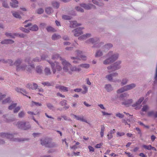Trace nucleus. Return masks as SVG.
<instances>
[{
  "label": "nucleus",
  "instance_id": "1",
  "mask_svg": "<svg viewBox=\"0 0 157 157\" xmlns=\"http://www.w3.org/2000/svg\"><path fill=\"white\" fill-rule=\"evenodd\" d=\"M59 59L61 61L62 65H63V69L65 72H67L68 73L71 74L73 71H79L81 70L80 67L88 68L89 65L88 64H84L80 65L78 68L74 67H72V65L67 62L65 60L62 59L60 57L58 54L54 55L52 57V59L56 60Z\"/></svg>",
  "mask_w": 157,
  "mask_h": 157
},
{
  "label": "nucleus",
  "instance_id": "2",
  "mask_svg": "<svg viewBox=\"0 0 157 157\" xmlns=\"http://www.w3.org/2000/svg\"><path fill=\"white\" fill-rule=\"evenodd\" d=\"M29 59H26L25 62L27 63L28 65H21L20 66L19 65L21 63V61L20 59H18L14 63V64L16 66V70L17 71H23L26 70L27 71L30 72L31 70L33 69L34 66L33 65H31Z\"/></svg>",
  "mask_w": 157,
  "mask_h": 157
},
{
  "label": "nucleus",
  "instance_id": "3",
  "mask_svg": "<svg viewBox=\"0 0 157 157\" xmlns=\"http://www.w3.org/2000/svg\"><path fill=\"white\" fill-rule=\"evenodd\" d=\"M118 55L117 54L113 55V52H109L107 55V57H109V58L105 60L104 62V64H107L116 60L118 57Z\"/></svg>",
  "mask_w": 157,
  "mask_h": 157
},
{
  "label": "nucleus",
  "instance_id": "4",
  "mask_svg": "<svg viewBox=\"0 0 157 157\" xmlns=\"http://www.w3.org/2000/svg\"><path fill=\"white\" fill-rule=\"evenodd\" d=\"M48 62L51 65L52 70L54 74L57 71H60L62 69L61 67L59 65V63L55 61L54 63L49 61H48Z\"/></svg>",
  "mask_w": 157,
  "mask_h": 157
},
{
  "label": "nucleus",
  "instance_id": "5",
  "mask_svg": "<svg viewBox=\"0 0 157 157\" xmlns=\"http://www.w3.org/2000/svg\"><path fill=\"white\" fill-rule=\"evenodd\" d=\"M16 125L18 128L24 130H27L30 128V125L29 122H19Z\"/></svg>",
  "mask_w": 157,
  "mask_h": 157
},
{
  "label": "nucleus",
  "instance_id": "6",
  "mask_svg": "<svg viewBox=\"0 0 157 157\" xmlns=\"http://www.w3.org/2000/svg\"><path fill=\"white\" fill-rule=\"evenodd\" d=\"M136 85L135 84H131L125 86L119 89L117 91V93H120L128 90H130L136 86Z\"/></svg>",
  "mask_w": 157,
  "mask_h": 157
},
{
  "label": "nucleus",
  "instance_id": "7",
  "mask_svg": "<svg viewBox=\"0 0 157 157\" xmlns=\"http://www.w3.org/2000/svg\"><path fill=\"white\" fill-rule=\"evenodd\" d=\"M41 142L42 145L48 147H51L54 146V144L52 142L51 140L49 138L41 140Z\"/></svg>",
  "mask_w": 157,
  "mask_h": 157
},
{
  "label": "nucleus",
  "instance_id": "8",
  "mask_svg": "<svg viewBox=\"0 0 157 157\" xmlns=\"http://www.w3.org/2000/svg\"><path fill=\"white\" fill-rule=\"evenodd\" d=\"M121 63V62L120 61H119L118 62L115 63L114 65L108 67V69L109 70V73H110L113 71L119 69L120 67L119 65Z\"/></svg>",
  "mask_w": 157,
  "mask_h": 157
},
{
  "label": "nucleus",
  "instance_id": "9",
  "mask_svg": "<svg viewBox=\"0 0 157 157\" xmlns=\"http://www.w3.org/2000/svg\"><path fill=\"white\" fill-rule=\"evenodd\" d=\"M144 99V97H141L140 98L135 104H134L132 105V106L133 107H135V109H140L141 107V105H140L141 103L143 101Z\"/></svg>",
  "mask_w": 157,
  "mask_h": 157
},
{
  "label": "nucleus",
  "instance_id": "10",
  "mask_svg": "<svg viewBox=\"0 0 157 157\" xmlns=\"http://www.w3.org/2000/svg\"><path fill=\"white\" fill-rule=\"evenodd\" d=\"M7 37H10L11 38H14L15 36H19L20 37H24L25 35L22 34H19L18 33H14L13 34L11 33H5Z\"/></svg>",
  "mask_w": 157,
  "mask_h": 157
},
{
  "label": "nucleus",
  "instance_id": "11",
  "mask_svg": "<svg viewBox=\"0 0 157 157\" xmlns=\"http://www.w3.org/2000/svg\"><path fill=\"white\" fill-rule=\"evenodd\" d=\"M117 76L118 74L117 73H115L113 74L107 75L106 78L110 81H112V80H114V81H113L115 82L116 81L115 79H116V77H117Z\"/></svg>",
  "mask_w": 157,
  "mask_h": 157
},
{
  "label": "nucleus",
  "instance_id": "12",
  "mask_svg": "<svg viewBox=\"0 0 157 157\" xmlns=\"http://www.w3.org/2000/svg\"><path fill=\"white\" fill-rule=\"evenodd\" d=\"M83 29V28H79L75 29L73 32H74V36H78L83 33L82 30Z\"/></svg>",
  "mask_w": 157,
  "mask_h": 157
},
{
  "label": "nucleus",
  "instance_id": "13",
  "mask_svg": "<svg viewBox=\"0 0 157 157\" xmlns=\"http://www.w3.org/2000/svg\"><path fill=\"white\" fill-rule=\"evenodd\" d=\"M81 7H83L86 10H90L91 9H95V6L91 4L89 5H86L85 4H82L80 5Z\"/></svg>",
  "mask_w": 157,
  "mask_h": 157
},
{
  "label": "nucleus",
  "instance_id": "14",
  "mask_svg": "<svg viewBox=\"0 0 157 157\" xmlns=\"http://www.w3.org/2000/svg\"><path fill=\"white\" fill-rule=\"evenodd\" d=\"M76 54L77 55L78 58H80L81 59L83 60H85L86 59V56H85L82 55V51H79L78 50L76 51Z\"/></svg>",
  "mask_w": 157,
  "mask_h": 157
},
{
  "label": "nucleus",
  "instance_id": "15",
  "mask_svg": "<svg viewBox=\"0 0 157 157\" xmlns=\"http://www.w3.org/2000/svg\"><path fill=\"white\" fill-rule=\"evenodd\" d=\"M0 136L2 138H6L8 139H12L13 138V136L12 134L5 133H0Z\"/></svg>",
  "mask_w": 157,
  "mask_h": 157
},
{
  "label": "nucleus",
  "instance_id": "16",
  "mask_svg": "<svg viewBox=\"0 0 157 157\" xmlns=\"http://www.w3.org/2000/svg\"><path fill=\"white\" fill-rule=\"evenodd\" d=\"M56 88L63 92H66L68 91V88L62 86L56 85Z\"/></svg>",
  "mask_w": 157,
  "mask_h": 157
},
{
  "label": "nucleus",
  "instance_id": "17",
  "mask_svg": "<svg viewBox=\"0 0 157 157\" xmlns=\"http://www.w3.org/2000/svg\"><path fill=\"white\" fill-rule=\"evenodd\" d=\"M71 116H73L75 117V118L76 119V120L79 121H80L82 122H84L86 123H87V121L84 119V117L83 116H79L75 115L73 114H71Z\"/></svg>",
  "mask_w": 157,
  "mask_h": 157
},
{
  "label": "nucleus",
  "instance_id": "18",
  "mask_svg": "<svg viewBox=\"0 0 157 157\" xmlns=\"http://www.w3.org/2000/svg\"><path fill=\"white\" fill-rule=\"evenodd\" d=\"M38 85L36 83L33 84H28L27 85L26 87L29 89L32 90H36L37 88Z\"/></svg>",
  "mask_w": 157,
  "mask_h": 157
},
{
  "label": "nucleus",
  "instance_id": "19",
  "mask_svg": "<svg viewBox=\"0 0 157 157\" xmlns=\"http://www.w3.org/2000/svg\"><path fill=\"white\" fill-rule=\"evenodd\" d=\"M15 90L17 91V92L21 93L24 95H25L26 96V95L25 94H27V92L25 90L20 88L17 87L15 89Z\"/></svg>",
  "mask_w": 157,
  "mask_h": 157
},
{
  "label": "nucleus",
  "instance_id": "20",
  "mask_svg": "<svg viewBox=\"0 0 157 157\" xmlns=\"http://www.w3.org/2000/svg\"><path fill=\"white\" fill-rule=\"evenodd\" d=\"M12 2L10 3V6L13 8H16L18 6V1L16 0H11Z\"/></svg>",
  "mask_w": 157,
  "mask_h": 157
},
{
  "label": "nucleus",
  "instance_id": "21",
  "mask_svg": "<svg viewBox=\"0 0 157 157\" xmlns=\"http://www.w3.org/2000/svg\"><path fill=\"white\" fill-rule=\"evenodd\" d=\"M14 41L11 40H5L1 42L2 44H12L14 43Z\"/></svg>",
  "mask_w": 157,
  "mask_h": 157
},
{
  "label": "nucleus",
  "instance_id": "22",
  "mask_svg": "<svg viewBox=\"0 0 157 157\" xmlns=\"http://www.w3.org/2000/svg\"><path fill=\"white\" fill-rule=\"evenodd\" d=\"M91 36V34L89 33L86 34V35H84L82 36L79 37L78 39L79 40L82 39H86V38H89Z\"/></svg>",
  "mask_w": 157,
  "mask_h": 157
},
{
  "label": "nucleus",
  "instance_id": "23",
  "mask_svg": "<svg viewBox=\"0 0 157 157\" xmlns=\"http://www.w3.org/2000/svg\"><path fill=\"white\" fill-rule=\"evenodd\" d=\"M81 25L80 24H78L76 21H72L70 22V27H71L75 28L78 26H79Z\"/></svg>",
  "mask_w": 157,
  "mask_h": 157
},
{
  "label": "nucleus",
  "instance_id": "24",
  "mask_svg": "<svg viewBox=\"0 0 157 157\" xmlns=\"http://www.w3.org/2000/svg\"><path fill=\"white\" fill-rule=\"evenodd\" d=\"M132 100L130 99L127 101H125L124 102H123L122 104L126 106H129L131 103L132 102Z\"/></svg>",
  "mask_w": 157,
  "mask_h": 157
},
{
  "label": "nucleus",
  "instance_id": "25",
  "mask_svg": "<svg viewBox=\"0 0 157 157\" xmlns=\"http://www.w3.org/2000/svg\"><path fill=\"white\" fill-rule=\"evenodd\" d=\"M61 38V36L59 35H57L56 34L53 35L52 37V39L53 40H56Z\"/></svg>",
  "mask_w": 157,
  "mask_h": 157
},
{
  "label": "nucleus",
  "instance_id": "26",
  "mask_svg": "<svg viewBox=\"0 0 157 157\" xmlns=\"http://www.w3.org/2000/svg\"><path fill=\"white\" fill-rule=\"evenodd\" d=\"M44 73L46 75H49L51 74V72L49 68L46 67L44 69Z\"/></svg>",
  "mask_w": 157,
  "mask_h": 157
},
{
  "label": "nucleus",
  "instance_id": "27",
  "mask_svg": "<svg viewBox=\"0 0 157 157\" xmlns=\"http://www.w3.org/2000/svg\"><path fill=\"white\" fill-rule=\"evenodd\" d=\"M105 128V127L104 125H101V130L100 133L101 137H102L104 136V132Z\"/></svg>",
  "mask_w": 157,
  "mask_h": 157
},
{
  "label": "nucleus",
  "instance_id": "28",
  "mask_svg": "<svg viewBox=\"0 0 157 157\" xmlns=\"http://www.w3.org/2000/svg\"><path fill=\"white\" fill-rule=\"evenodd\" d=\"M105 88L107 91L109 92L112 90V88L110 84L106 85L105 87Z\"/></svg>",
  "mask_w": 157,
  "mask_h": 157
},
{
  "label": "nucleus",
  "instance_id": "29",
  "mask_svg": "<svg viewBox=\"0 0 157 157\" xmlns=\"http://www.w3.org/2000/svg\"><path fill=\"white\" fill-rule=\"evenodd\" d=\"M1 62L3 63H8L10 65H13V61L11 60H8L7 61H6L4 59H0V62Z\"/></svg>",
  "mask_w": 157,
  "mask_h": 157
},
{
  "label": "nucleus",
  "instance_id": "30",
  "mask_svg": "<svg viewBox=\"0 0 157 157\" xmlns=\"http://www.w3.org/2000/svg\"><path fill=\"white\" fill-rule=\"evenodd\" d=\"M12 14L13 16L16 18H18L20 19L21 18V16L17 12H12Z\"/></svg>",
  "mask_w": 157,
  "mask_h": 157
},
{
  "label": "nucleus",
  "instance_id": "31",
  "mask_svg": "<svg viewBox=\"0 0 157 157\" xmlns=\"http://www.w3.org/2000/svg\"><path fill=\"white\" fill-rule=\"evenodd\" d=\"M38 29V27L36 25H34L30 28V30L32 31H37Z\"/></svg>",
  "mask_w": 157,
  "mask_h": 157
},
{
  "label": "nucleus",
  "instance_id": "32",
  "mask_svg": "<svg viewBox=\"0 0 157 157\" xmlns=\"http://www.w3.org/2000/svg\"><path fill=\"white\" fill-rule=\"evenodd\" d=\"M45 11L47 14H50L52 12V9L50 7L47 8L45 10Z\"/></svg>",
  "mask_w": 157,
  "mask_h": 157
},
{
  "label": "nucleus",
  "instance_id": "33",
  "mask_svg": "<svg viewBox=\"0 0 157 157\" xmlns=\"http://www.w3.org/2000/svg\"><path fill=\"white\" fill-rule=\"evenodd\" d=\"M46 29L48 32H54L56 31L55 29L52 27L51 26H49L47 27L46 28Z\"/></svg>",
  "mask_w": 157,
  "mask_h": 157
},
{
  "label": "nucleus",
  "instance_id": "34",
  "mask_svg": "<svg viewBox=\"0 0 157 157\" xmlns=\"http://www.w3.org/2000/svg\"><path fill=\"white\" fill-rule=\"evenodd\" d=\"M36 72L39 74L41 73L42 71V70L41 69V67L39 66L37 67H36Z\"/></svg>",
  "mask_w": 157,
  "mask_h": 157
},
{
  "label": "nucleus",
  "instance_id": "35",
  "mask_svg": "<svg viewBox=\"0 0 157 157\" xmlns=\"http://www.w3.org/2000/svg\"><path fill=\"white\" fill-rule=\"evenodd\" d=\"M82 88L84 89V91H82V93L83 94H85L88 91V88L85 85L83 86Z\"/></svg>",
  "mask_w": 157,
  "mask_h": 157
},
{
  "label": "nucleus",
  "instance_id": "36",
  "mask_svg": "<svg viewBox=\"0 0 157 157\" xmlns=\"http://www.w3.org/2000/svg\"><path fill=\"white\" fill-rule=\"evenodd\" d=\"M149 107L147 105H145L143 107L142 110L143 111L146 112L149 109Z\"/></svg>",
  "mask_w": 157,
  "mask_h": 157
},
{
  "label": "nucleus",
  "instance_id": "37",
  "mask_svg": "<svg viewBox=\"0 0 157 157\" xmlns=\"http://www.w3.org/2000/svg\"><path fill=\"white\" fill-rule=\"evenodd\" d=\"M96 41L94 40L93 38H91L89 40L87 41V43H91L92 44H94L95 45L96 44H95Z\"/></svg>",
  "mask_w": 157,
  "mask_h": 157
},
{
  "label": "nucleus",
  "instance_id": "38",
  "mask_svg": "<svg viewBox=\"0 0 157 157\" xmlns=\"http://www.w3.org/2000/svg\"><path fill=\"white\" fill-rule=\"evenodd\" d=\"M151 145H144L142 146V147L148 150H151Z\"/></svg>",
  "mask_w": 157,
  "mask_h": 157
},
{
  "label": "nucleus",
  "instance_id": "39",
  "mask_svg": "<svg viewBox=\"0 0 157 157\" xmlns=\"http://www.w3.org/2000/svg\"><path fill=\"white\" fill-rule=\"evenodd\" d=\"M17 104L16 103H14L11 105L9 107V109L10 110H11L17 106Z\"/></svg>",
  "mask_w": 157,
  "mask_h": 157
},
{
  "label": "nucleus",
  "instance_id": "40",
  "mask_svg": "<svg viewBox=\"0 0 157 157\" xmlns=\"http://www.w3.org/2000/svg\"><path fill=\"white\" fill-rule=\"evenodd\" d=\"M35 105L36 106H40L41 105V103L38 102H35L33 101H32V106Z\"/></svg>",
  "mask_w": 157,
  "mask_h": 157
},
{
  "label": "nucleus",
  "instance_id": "41",
  "mask_svg": "<svg viewBox=\"0 0 157 157\" xmlns=\"http://www.w3.org/2000/svg\"><path fill=\"white\" fill-rule=\"evenodd\" d=\"M10 98H8L7 99H6L2 101V103L3 104H5L7 103H10Z\"/></svg>",
  "mask_w": 157,
  "mask_h": 157
},
{
  "label": "nucleus",
  "instance_id": "42",
  "mask_svg": "<svg viewBox=\"0 0 157 157\" xmlns=\"http://www.w3.org/2000/svg\"><path fill=\"white\" fill-rule=\"evenodd\" d=\"M52 5L54 7L57 8L59 7V4L58 2H55L52 3Z\"/></svg>",
  "mask_w": 157,
  "mask_h": 157
},
{
  "label": "nucleus",
  "instance_id": "43",
  "mask_svg": "<svg viewBox=\"0 0 157 157\" xmlns=\"http://www.w3.org/2000/svg\"><path fill=\"white\" fill-rule=\"evenodd\" d=\"M71 59H75V60L73 61V63H77L78 62V61H79L80 60V59L78 58H75L74 57H71Z\"/></svg>",
  "mask_w": 157,
  "mask_h": 157
},
{
  "label": "nucleus",
  "instance_id": "44",
  "mask_svg": "<svg viewBox=\"0 0 157 157\" xmlns=\"http://www.w3.org/2000/svg\"><path fill=\"white\" fill-rule=\"evenodd\" d=\"M125 133L124 132H117V137H120L124 136Z\"/></svg>",
  "mask_w": 157,
  "mask_h": 157
},
{
  "label": "nucleus",
  "instance_id": "45",
  "mask_svg": "<svg viewBox=\"0 0 157 157\" xmlns=\"http://www.w3.org/2000/svg\"><path fill=\"white\" fill-rule=\"evenodd\" d=\"M113 47V45L112 44H108L106 45H105L104 47L105 48H106L107 49H109L110 48L112 47Z\"/></svg>",
  "mask_w": 157,
  "mask_h": 157
},
{
  "label": "nucleus",
  "instance_id": "46",
  "mask_svg": "<svg viewBox=\"0 0 157 157\" xmlns=\"http://www.w3.org/2000/svg\"><path fill=\"white\" fill-rule=\"evenodd\" d=\"M75 9L77 11H79L81 12H83L84 11L83 9L79 6L76 7Z\"/></svg>",
  "mask_w": 157,
  "mask_h": 157
},
{
  "label": "nucleus",
  "instance_id": "47",
  "mask_svg": "<svg viewBox=\"0 0 157 157\" xmlns=\"http://www.w3.org/2000/svg\"><path fill=\"white\" fill-rule=\"evenodd\" d=\"M62 18L64 20H70L71 19L70 16L64 15L62 16Z\"/></svg>",
  "mask_w": 157,
  "mask_h": 157
},
{
  "label": "nucleus",
  "instance_id": "48",
  "mask_svg": "<svg viewBox=\"0 0 157 157\" xmlns=\"http://www.w3.org/2000/svg\"><path fill=\"white\" fill-rule=\"evenodd\" d=\"M154 114V112L152 111L149 112L147 113V115L148 116H153Z\"/></svg>",
  "mask_w": 157,
  "mask_h": 157
},
{
  "label": "nucleus",
  "instance_id": "49",
  "mask_svg": "<svg viewBox=\"0 0 157 157\" xmlns=\"http://www.w3.org/2000/svg\"><path fill=\"white\" fill-rule=\"evenodd\" d=\"M44 12V10L40 8L38 9L37 11V13L39 14H41Z\"/></svg>",
  "mask_w": 157,
  "mask_h": 157
},
{
  "label": "nucleus",
  "instance_id": "50",
  "mask_svg": "<svg viewBox=\"0 0 157 157\" xmlns=\"http://www.w3.org/2000/svg\"><path fill=\"white\" fill-rule=\"evenodd\" d=\"M102 55V52L100 51H98L95 55V57H99L101 56Z\"/></svg>",
  "mask_w": 157,
  "mask_h": 157
},
{
  "label": "nucleus",
  "instance_id": "51",
  "mask_svg": "<svg viewBox=\"0 0 157 157\" xmlns=\"http://www.w3.org/2000/svg\"><path fill=\"white\" fill-rule=\"evenodd\" d=\"M47 105L48 108L50 109H53L54 108L53 106L50 103H48L47 104Z\"/></svg>",
  "mask_w": 157,
  "mask_h": 157
},
{
  "label": "nucleus",
  "instance_id": "52",
  "mask_svg": "<svg viewBox=\"0 0 157 157\" xmlns=\"http://www.w3.org/2000/svg\"><path fill=\"white\" fill-rule=\"evenodd\" d=\"M25 115V113L23 111L20 112L18 114V116L19 117H22Z\"/></svg>",
  "mask_w": 157,
  "mask_h": 157
},
{
  "label": "nucleus",
  "instance_id": "53",
  "mask_svg": "<svg viewBox=\"0 0 157 157\" xmlns=\"http://www.w3.org/2000/svg\"><path fill=\"white\" fill-rule=\"evenodd\" d=\"M60 104L62 106L66 105L67 104V101L66 100H63L61 101Z\"/></svg>",
  "mask_w": 157,
  "mask_h": 157
},
{
  "label": "nucleus",
  "instance_id": "54",
  "mask_svg": "<svg viewBox=\"0 0 157 157\" xmlns=\"http://www.w3.org/2000/svg\"><path fill=\"white\" fill-rule=\"evenodd\" d=\"M116 116L120 118H122L124 117V115L120 113H118L116 114Z\"/></svg>",
  "mask_w": 157,
  "mask_h": 157
},
{
  "label": "nucleus",
  "instance_id": "55",
  "mask_svg": "<svg viewBox=\"0 0 157 157\" xmlns=\"http://www.w3.org/2000/svg\"><path fill=\"white\" fill-rule=\"evenodd\" d=\"M42 84L44 86H51V84L49 82H42Z\"/></svg>",
  "mask_w": 157,
  "mask_h": 157
},
{
  "label": "nucleus",
  "instance_id": "56",
  "mask_svg": "<svg viewBox=\"0 0 157 157\" xmlns=\"http://www.w3.org/2000/svg\"><path fill=\"white\" fill-rule=\"evenodd\" d=\"M21 29L25 33H28L29 32V30L27 29H25L23 28H21Z\"/></svg>",
  "mask_w": 157,
  "mask_h": 157
},
{
  "label": "nucleus",
  "instance_id": "57",
  "mask_svg": "<svg viewBox=\"0 0 157 157\" xmlns=\"http://www.w3.org/2000/svg\"><path fill=\"white\" fill-rule=\"evenodd\" d=\"M127 81L128 80L126 79H124L122 80L121 84L122 85H124L127 83Z\"/></svg>",
  "mask_w": 157,
  "mask_h": 157
},
{
  "label": "nucleus",
  "instance_id": "58",
  "mask_svg": "<svg viewBox=\"0 0 157 157\" xmlns=\"http://www.w3.org/2000/svg\"><path fill=\"white\" fill-rule=\"evenodd\" d=\"M20 109V107L18 106L14 110V113H16L18 112Z\"/></svg>",
  "mask_w": 157,
  "mask_h": 157
},
{
  "label": "nucleus",
  "instance_id": "59",
  "mask_svg": "<svg viewBox=\"0 0 157 157\" xmlns=\"http://www.w3.org/2000/svg\"><path fill=\"white\" fill-rule=\"evenodd\" d=\"M102 145V143H101L99 144H97L95 146V147L96 148H100L101 146Z\"/></svg>",
  "mask_w": 157,
  "mask_h": 157
},
{
  "label": "nucleus",
  "instance_id": "60",
  "mask_svg": "<svg viewBox=\"0 0 157 157\" xmlns=\"http://www.w3.org/2000/svg\"><path fill=\"white\" fill-rule=\"evenodd\" d=\"M88 148H89L90 151L94 152V148L91 146H89L88 147Z\"/></svg>",
  "mask_w": 157,
  "mask_h": 157
},
{
  "label": "nucleus",
  "instance_id": "61",
  "mask_svg": "<svg viewBox=\"0 0 157 157\" xmlns=\"http://www.w3.org/2000/svg\"><path fill=\"white\" fill-rule=\"evenodd\" d=\"M107 136L108 139L109 140L110 139H111L113 137V136L112 134L109 133L107 135Z\"/></svg>",
  "mask_w": 157,
  "mask_h": 157
},
{
  "label": "nucleus",
  "instance_id": "62",
  "mask_svg": "<svg viewBox=\"0 0 157 157\" xmlns=\"http://www.w3.org/2000/svg\"><path fill=\"white\" fill-rule=\"evenodd\" d=\"M5 97V95H2V94L0 93V101L1 100H2Z\"/></svg>",
  "mask_w": 157,
  "mask_h": 157
},
{
  "label": "nucleus",
  "instance_id": "63",
  "mask_svg": "<svg viewBox=\"0 0 157 157\" xmlns=\"http://www.w3.org/2000/svg\"><path fill=\"white\" fill-rule=\"evenodd\" d=\"M125 153L127 154L128 157H133V156L129 152H125Z\"/></svg>",
  "mask_w": 157,
  "mask_h": 157
},
{
  "label": "nucleus",
  "instance_id": "64",
  "mask_svg": "<svg viewBox=\"0 0 157 157\" xmlns=\"http://www.w3.org/2000/svg\"><path fill=\"white\" fill-rule=\"evenodd\" d=\"M139 156L142 157H147V156L143 153H141L139 154Z\"/></svg>",
  "mask_w": 157,
  "mask_h": 157
}]
</instances>
